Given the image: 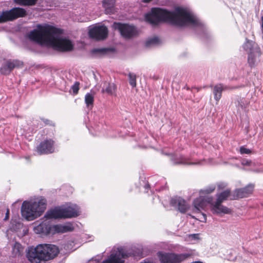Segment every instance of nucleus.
I'll return each mask as SVG.
<instances>
[{"label":"nucleus","mask_w":263,"mask_h":263,"mask_svg":"<svg viewBox=\"0 0 263 263\" xmlns=\"http://www.w3.org/2000/svg\"><path fill=\"white\" fill-rule=\"evenodd\" d=\"M227 89V86H223L222 84H218L213 88V94L215 100L218 103L222 97V92Z\"/></svg>","instance_id":"21"},{"label":"nucleus","mask_w":263,"mask_h":263,"mask_svg":"<svg viewBox=\"0 0 263 263\" xmlns=\"http://www.w3.org/2000/svg\"><path fill=\"white\" fill-rule=\"evenodd\" d=\"M62 213L64 219L76 217L79 215L78 208L73 205L62 208Z\"/></svg>","instance_id":"16"},{"label":"nucleus","mask_w":263,"mask_h":263,"mask_svg":"<svg viewBox=\"0 0 263 263\" xmlns=\"http://www.w3.org/2000/svg\"><path fill=\"white\" fill-rule=\"evenodd\" d=\"M62 33V30L54 26L39 25L37 29L30 32L28 36L33 41L49 44L60 51L72 50L73 45L69 40L59 37Z\"/></svg>","instance_id":"2"},{"label":"nucleus","mask_w":263,"mask_h":263,"mask_svg":"<svg viewBox=\"0 0 263 263\" xmlns=\"http://www.w3.org/2000/svg\"><path fill=\"white\" fill-rule=\"evenodd\" d=\"M24 248L19 242H15L13 246V251L15 254H21L23 252Z\"/></svg>","instance_id":"28"},{"label":"nucleus","mask_w":263,"mask_h":263,"mask_svg":"<svg viewBox=\"0 0 263 263\" xmlns=\"http://www.w3.org/2000/svg\"><path fill=\"white\" fill-rule=\"evenodd\" d=\"M145 21L153 26L161 22H168L173 24L184 26L191 24L200 26L201 23L186 9L177 7L174 12L161 8H153L149 13L145 15Z\"/></svg>","instance_id":"1"},{"label":"nucleus","mask_w":263,"mask_h":263,"mask_svg":"<svg viewBox=\"0 0 263 263\" xmlns=\"http://www.w3.org/2000/svg\"><path fill=\"white\" fill-rule=\"evenodd\" d=\"M14 2L21 6H34L38 0H14Z\"/></svg>","instance_id":"24"},{"label":"nucleus","mask_w":263,"mask_h":263,"mask_svg":"<svg viewBox=\"0 0 263 263\" xmlns=\"http://www.w3.org/2000/svg\"><path fill=\"white\" fill-rule=\"evenodd\" d=\"M215 190V187L214 186H210V187H209L208 188L206 189L204 191V192L205 193V194H210V193L213 192Z\"/></svg>","instance_id":"35"},{"label":"nucleus","mask_w":263,"mask_h":263,"mask_svg":"<svg viewBox=\"0 0 263 263\" xmlns=\"http://www.w3.org/2000/svg\"><path fill=\"white\" fill-rule=\"evenodd\" d=\"M54 141L51 139H46L42 141L36 147V152L40 155H47L54 152Z\"/></svg>","instance_id":"11"},{"label":"nucleus","mask_w":263,"mask_h":263,"mask_svg":"<svg viewBox=\"0 0 263 263\" xmlns=\"http://www.w3.org/2000/svg\"><path fill=\"white\" fill-rule=\"evenodd\" d=\"M85 103L87 107L92 108L94 103V96L90 93H87L85 96Z\"/></svg>","instance_id":"23"},{"label":"nucleus","mask_w":263,"mask_h":263,"mask_svg":"<svg viewBox=\"0 0 263 263\" xmlns=\"http://www.w3.org/2000/svg\"><path fill=\"white\" fill-rule=\"evenodd\" d=\"M198 234H194L193 235V236L195 238H197L198 237Z\"/></svg>","instance_id":"41"},{"label":"nucleus","mask_w":263,"mask_h":263,"mask_svg":"<svg viewBox=\"0 0 263 263\" xmlns=\"http://www.w3.org/2000/svg\"><path fill=\"white\" fill-rule=\"evenodd\" d=\"M254 189V185L249 184L244 187L236 189L232 195L231 200H237L239 198L248 197L253 193Z\"/></svg>","instance_id":"12"},{"label":"nucleus","mask_w":263,"mask_h":263,"mask_svg":"<svg viewBox=\"0 0 263 263\" xmlns=\"http://www.w3.org/2000/svg\"><path fill=\"white\" fill-rule=\"evenodd\" d=\"M159 42V39L158 37H154L148 39L145 42V46L146 47H149L152 45H156L158 44Z\"/></svg>","instance_id":"29"},{"label":"nucleus","mask_w":263,"mask_h":263,"mask_svg":"<svg viewBox=\"0 0 263 263\" xmlns=\"http://www.w3.org/2000/svg\"><path fill=\"white\" fill-rule=\"evenodd\" d=\"M73 229V227L70 224L68 225L55 224L51 226V233L53 234L55 233H64L71 232Z\"/></svg>","instance_id":"17"},{"label":"nucleus","mask_w":263,"mask_h":263,"mask_svg":"<svg viewBox=\"0 0 263 263\" xmlns=\"http://www.w3.org/2000/svg\"><path fill=\"white\" fill-rule=\"evenodd\" d=\"M80 82L76 81L74 82V84L71 86V88L72 90L73 95H76L78 93L79 90L80 89Z\"/></svg>","instance_id":"30"},{"label":"nucleus","mask_w":263,"mask_h":263,"mask_svg":"<svg viewBox=\"0 0 263 263\" xmlns=\"http://www.w3.org/2000/svg\"><path fill=\"white\" fill-rule=\"evenodd\" d=\"M44 217L46 219H62V208H55L48 211Z\"/></svg>","instance_id":"19"},{"label":"nucleus","mask_w":263,"mask_h":263,"mask_svg":"<svg viewBox=\"0 0 263 263\" xmlns=\"http://www.w3.org/2000/svg\"><path fill=\"white\" fill-rule=\"evenodd\" d=\"M170 204L172 206L177 208L178 211L182 213H185L189 208L186 201L180 197L172 198Z\"/></svg>","instance_id":"15"},{"label":"nucleus","mask_w":263,"mask_h":263,"mask_svg":"<svg viewBox=\"0 0 263 263\" xmlns=\"http://www.w3.org/2000/svg\"><path fill=\"white\" fill-rule=\"evenodd\" d=\"M203 198H204L205 201H206V205L208 204H210L212 205V209L213 208V205L215 204V203H214V202H213V198L211 196H205V197H203Z\"/></svg>","instance_id":"31"},{"label":"nucleus","mask_w":263,"mask_h":263,"mask_svg":"<svg viewBox=\"0 0 263 263\" xmlns=\"http://www.w3.org/2000/svg\"><path fill=\"white\" fill-rule=\"evenodd\" d=\"M232 195L233 194H231L230 189H227L220 193L217 194V200L215 202V204L213 205V208L212 209L213 212L217 214L220 213H230L231 212V210L228 208L221 205V203L224 201L227 200L228 198H230V199L231 200Z\"/></svg>","instance_id":"6"},{"label":"nucleus","mask_w":263,"mask_h":263,"mask_svg":"<svg viewBox=\"0 0 263 263\" xmlns=\"http://www.w3.org/2000/svg\"><path fill=\"white\" fill-rule=\"evenodd\" d=\"M194 208L197 211H200L201 209L203 210L206 206V201H205L203 197L200 196L196 198L194 201Z\"/></svg>","instance_id":"22"},{"label":"nucleus","mask_w":263,"mask_h":263,"mask_svg":"<svg viewBox=\"0 0 263 263\" xmlns=\"http://www.w3.org/2000/svg\"><path fill=\"white\" fill-rule=\"evenodd\" d=\"M128 257L127 253L123 249H118L110 254L109 258L101 263H124L123 259Z\"/></svg>","instance_id":"14"},{"label":"nucleus","mask_w":263,"mask_h":263,"mask_svg":"<svg viewBox=\"0 0 263 263\" xmlns=\"http://www.w3.org/2000/svg\"><path fill=\"white\" fill-rule=\"evenodd\" d=\"M239 152L241 154H250L252 153L251 150L244 146H241L240 147Z\"/></svg>","instance_id":"32"},{"label":"nucleus","mask_w":263,"mask_h":263,"mask_svg":"<svg viewBox=\"0 0 263 263\" xmlns=\"http://www.w3.org/2000/svg\"><path fill=\"white\" fill-rule=\"evenodd\" d=\"M116 87L114 84H108V86L106 87L105 89H103V92H106L109 95H112L113 92L115 91Z\"/></svg>","instance_id":"25"},{"label":"nucleus","mask_w":263,"mask_h":263,"mask_svg":"<svg viewBox=\"0 0 263 263\" xmlns=\"http://www.w3.org/2000/svg\"><path fill=\"white\" fill-rule=\"evenodd\" d=\"M115 27L118 30L121 35L125 39H130L138 34L136 28L132 25L120 23H115Z\"/></svg>","instance_id":"9"},{"label":"nucleus","mask_w":263,"mask_h":263,"mask_svg":"<svg viewBox=\"0 0 263 263\" xmlns=\"http://www.w3.org/2000/svg\"><path fill=\"white\" fill-rule=\"evenodd\" d=\"M111 50L110 48H95L91 50L92 53H99L101 54H106L108 51Z\"/></svg>","instance_id":"27"},{"label":"nucleus","mask_w":263,"mask_h":263,"mask_svg":"<svg viewBox=\"0 0 263 263\" xmlns=\"http://www.w3.org/2000/svg\"><path fill=\"white\" fill-rule=\"evenodd\" d=\"M251 163H252V162L251 160H243L242 161L241 164L243 165L250 166V165H251Z\"/></svg>","instance_id":"36"},{"label":"nucleus","mask_w":263,"mask_h":263,"mask_svg":"<svg viewBox=\"0 0 263 263\" xmlns=\"http://www.w3.org/2000/svg\"><path fill=\"white\" fill-rule=\"evenodd\" d=\"M152 0H142V1L144 3H149L150 2H151Z\"/></svg>","instance_id":"42"},{"label":"nucleus","mask_w":263,"mask_h":263,"mask_svg":"<svg viewBox=\"0 0 263 263\" xmlns=\"http://www.w3.org/2000/svg\"><path fill=\"white\" fill-rule=\"evenodd\" d=\"M202 219H201L200 221L202 222H206V215L205 214L202 213Z\"/></svg>","instance_id":"37"},{"label":"nucleus","mask_w":263,"mask_h":263,"mask_svg":"<svg viewBox=\"0 0 263 263\" xmlns=\"http://www.w3.org/2000/svg\"><path fill=\"white\" fill-rule=\"evenodd\" d=\"M145 187L146 189H148L149 187V184H147L145 185Z\"/></svg>","instance_id":"43"},{"label":"nucleus","mask_w":263,"mask_h":263,"mask_svg":"<svg viewBox=\"0 0 263 263\" xmlns=\"http://www.w3.org/2000/svg\"><path fill=\"white\" fill-rule=\"evenodd\" d=\"M243 49L248 52V63L252 68L254 67L255 64L260 62V57L261 54L259 46L255 43L247 41L243 46Z\"/></svg>","instance_id":"5"},{"label":"nucleus","mask_w":263,"mask_h":263,"mask_svg":"<svg viewBox=\"0 0 263 263\" xmlns=\"http://www.w3.org/2000/svg\"><path fill=\"white\" fill-rule=\"evenodd\" d=\"M46 206L47 201L45 198H42L37 202L25 201L21 207L22 215L28 221L33 220L44 212Z\"/></svg>","instance_id":"4"},{"label":"nucleus","mask_w":263,"mask_h":263,"mask_svg":"<svg viewBox=\"0 0 263 263\" xmlns=\"http://www.w3.org/2000/svg\"><path fill=\"white\" fill-rule=\"evenodd\" d=\"M261 30H262V31H263V15L261 17Z\"/></svg>","instance_id":"40"},{"label":"nucleus","mask_w":263,"mask_h":263,"mask_svg":"<svg viewBox=\"0 0 263 263\" xmlns=\"http://www.w3.org/2000/svg\"><path fill=\"white\" fill-rule=\"evenodd\" d=\"M41 120L44 122V123L45 125H48V126H54V125H55V124L53 122V121H52L50 120H49L47 119H45V118H42Z\"/></svg>","instance_id":"33"},{"label":"nucleus","mask_w":263,"mask_h":263,"mask_svg":"<svg viewBox=\"0 0 263 263\" xmlns=\"http://www.w3.org/2000/svg\"><path fill=\"white\" fill-rule=\"evenodd\" d=\"M129 83L132 87H135L137 85L136 82V75L133 73H129L128 74Z\"/></svg>","instance_id":"26"},{"label":"nucleus","mask_w":263,"mask_h":263,"mask_svg":"<svg viewBox=\"0 0 263 263\" xmlns=\"http://www.w3.org/2000/svg\"><path fill=\"white\" fill-rule=\"evenodd\" d=\"M26 15L27 12L25 9L20 7H14L9 10L3 11L0 12V24L13 21Z\"/></svg>","instance_id":"7"},{"label":"nucleus","mask_w":263,"mask_h":263,"mask_svg":"<svg viewBox=\"0 0 263 263\" xmlns=\"http://www.w3.org/2000/svg\"><path fill=\"white\" fill-rule=\"evenodd\" d=\"M34 231L37 234L47 235L51 233V226L48 223L43 222L34 228Z\"/></svg>","instance_id":"18"},{"label":"nucleus","mask_w":263,"mask_h":263,"mask_svg":"<svg viewBox=\"0 0 263 263\" xmlns=\"http://www.w3.org/2000/svg\"><path fill=\"white\" fill-rule=\"evenodd\" d=\"M158 256L161 263H182L188 258L187 253H163L159 252Z\"/></svg>","instance_id":"8"},{"label":"nucleus","mask_w":263,"mask_h":263,"mask_svg":"<svg viewBox=\"0 0 263 263\" xmlns=\"http://www.w3.org/2000/svg\"><path fill=\"white\" fill-rule=\"evenodd\" d=\"M116 0H103L102 6L107 14H114L116 11Z\"/></svg>","instance_id":"20"},{"label":"nucleus","mask_w":263,"mask_h":263,"mask_svg":"<svg viewBox=\"0 0 263 263\" xmlns=\"http://www.w3.org/2000/svg\"><path fill=\"white\" fill-rule=\"evenodd\" d=\"M89 35L92 39L103 40L108 35V29L105 26L95 27L89 30Z\"/></svg>","instance_id":"13"},{"label":"nucleus","mask_w":263,"mask_h":263,"mask_svg":"<svg viewBox=\"0 0 263 263\" xmlns=\"http://www.w3.org/2000/svg\"><path fill=\"white\" fill-rule=\"evenodd\" d=\"M218 189L219 190H220V189H223L225 187V186L223 184L221 183V184H218Z\"/></svg>","instance_id":"39"},{"label":"nucleus","mask_w":263,"mask_h":263,"mask_svg":"<svg viewBox=\"0 0 263 263\" xmlns=\"http://www.w3.org/2000/svg\"><path fill=\"white\" fill-rule=\"evenodd\" d=\"M23 62L18 60H8L0 67V73L3 75H9L15 68L23 66Z\"/></svg>","instance_id":"10"},{"label":"nucleus","mask_w":263,"mask_h":263,"mask_svg":"<svg viewBox=\"0 0 263 263\" xmlns=\"http://www.w3.org/2000/svg\"><path fill=\"white\" fill-rule=\"evenodd\" d=\"M59 253V248L52 244L43 243L30 249L27 257L31 263H46Z\"/></svg>","instance_id":"3"},{"label":"nucleus","mask_w":263,"mask_h":263,"mask_svg":"<svg viewBox=\"0 0 263 263\" xmlns=\"http://www.w3.org/2000/svg\"><path fill=\"white\" fill-rule=\"evenodd\" d=\"M177 164H189V165H192V164H196L198 163H195V162H191V163H187L186 161V159L183 157H180V161L177 163Z\"/></svg>","instance_id":"34"},{"label":"nucleus","mask_w":263,"mask_h":263,"mask_svg":"<svg viewBox=\"0 0 263 263\" xmlns=\"http://www.w3.org/2000/svg\"><path fill=\"white\" fill-rule=\"evenodd\" d=\"M9 216V210L8 209L7 210V212L6 213V216H5V217L4 219L5 220L8 219Z\"/></svg>","instance_id":"38"}]
</instances>
